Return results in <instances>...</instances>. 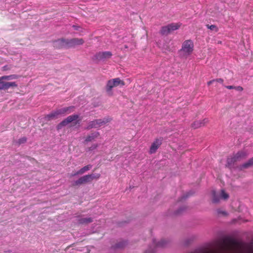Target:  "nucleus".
<instances>
[{
  "label": "nucleus",
  "instance_id": "nucleus-37",
  "mask_svg": "<svg viewBox=\"0 0 253 253\" xmlns=\"http://www.w3.org/2000/svg\"><path fill=\"white\" fill-rule=\"evenodd\" d=\"M181 146H179V149H181Z\"/></svg>",
  "mask_w": 253,
  "mask_h": 253
},
{
  "label": "nucleus",
  "instance_id": "nucleus-10",
  "mask_svg": "<svg viewBox=\"0 0 253 253\" xmlns=\"http://www.w3.org/2000/svg\"><path fill=\"white\" fill-rule=\"evenodd\" d=\"M54 47L56 48L60 49L68 47V39H60L53 42Z\"/></svg>",
  "mask_w": 253,
  "mask_h": 253
},
{
  "label": "nucleus",
  "instance_id": "nucleus-32",
  "mask_svg": "<svg viewBox=\"0 0 253 253\" xmlns=\"http://www.w3.org/2000/svg\"><path fill=\"white\" fill-rule=\"evenodd\" d=\"M215 81V80H212L210 81L209 82H208V85H210V84H211L212 83H213Z\"/></svg>",
  "mask_w": 253,
  "mask_h": 253
},
{
  "label": "nucleus",
  "instance_id": "nucleus-9",
  "mask_svg": "<svg viewBox=\"0 0 253 253\" xmlns=\"http://www.w3.org/2000/svg\"><path fill=\"white\" fill-rule=\"evenodd\" d=\"M5 79L0 77V90H7L10 87H16L17 84L15 82H6L4 81Z\"/></svg>",
  "mask_w": 253,
  "mask_h": 253
},
{
  "label": "nucleus",
  "instance_id": "nucleus-33",
  "mask_svg": "<svg viewBox=\"0 0 253 253\" xmlns=\"http://www.w3.org/2000/svg\"><path fill=\"white\" fill-rule=\"evenodd\" d=\"M73 27L74 28L75 30H78L80 28V27L78 26H77V25H73Z\"/></svg>",
  "mask_w": 253,
  "mask_h": 253
},
{
  "label": "nucleus",
  "instance_id": "nucleus-8",
  "mask_svg": "<svg viewBox=\"0 0 253 253\" xmlns=\"http://www.w3.org/2000/svg\"><path fill=\"white\" fill-rule=\"evenodd\" d=\"M163 139L162 137H159L156 138L154 141L152 143L150 149L149 153L154 154L155 153L157 149L162 145Z\"/></svg>",
  "mask_w": 253,
  "mask_h": 253
},
{
  "label": "nucleus",
  "instance_id": "nucleus-24",
  "mask_svg": "<svg viewBox=\"0 0 253 253\" xmlns=\"http://www.w3.org/2000/svg\"><path fill=\"white\" fill-rule=\"evenodd\" d=\"M125 245V242H120L116 245V247L118 248H123Z\"/></svg>",
  "mask_w": 253,
  "mask_h": 253
},
{
  "label": "nucleus",
  "instance_id": "nucleus-11",
  "mask_svg": "<svg viewBox=\"0 0 253 253\" xmlns=\"http://www.w3.org/2000/svg\"><path fill=\"white\" fill-rule=\"evenodd\" d=\"M112 55L110 51L99 52L95 55V58L97 60H101L105 59L110 58Z\"/></svg>",
  "mask_w": 253,
  "mask_h": 253
},
{
  "label": "nucleus",
  "instance_id": "nucleus-30",
  "mask_svg": "<svg viewBox=\"0 0 253 253\" xmlns=\"http://www.w3.org/2000/svg\"><path fill=\"white\" fill-rule=\"evenodd\" d=\"M217 212L219 214L222 213L223 215H226V213L225 211H221L220 210H218Z\"/></svg>",
  "mask_w": 253,
  "mask_h": 253
},
{
  "label": "nucleus",
  "instance_id": "nucleus-35",
  "mask_svg": "<svg viewBox=\"0 0 253 253\" xmlns=\"http://www.w3.org/2000/svg\"><path fill=\"white\" fill-rule=\"evenodd\" d=\"M181 211H175L174 214L175 215L176 214L180 213L181 212Z\"/></svg>",
  "mask_w": 253,
  "mask_h": 253
},
{
  "label": "nucleus",
  "instance_id": "nucleus-7",
  "mask_svg": "<svg viewBox=\"0 0 253 253\" xmlns=\"http://www.w3.org/2000/svg\"><path fill=\"white\" fill-rule=\"evenodd\" d=\"M79 118V116L77 114H74L68 116L66 119L62 121L57 126V129H60L63 126H66L68 124L77 120Z\"/></svg>",
  "mask_w": 253,
  "mask_h": 253
},
{
  "label": "nucleus",
  "instance_id": "nucleus-17",
  "mask_svg": "<svg viewBox=\"0 0 253 253\" xmlns=\"http://www.w3.org/2000/svg\"><path fill=\"white\" fill-rule=\"evenodd\" d=\"M169 243V241L165 239H162L158 242H156V240L153 241V244L156 247L163 248L166 247Z\"/></svg>",
  "mask_w": 253,
  "mask_h": 253
},
{
  "label": "nucleus",
  "instance_id": "nucleus-36",
  "mask_svg": "<svg viewBox=\"0 0 253 253\" xmlns=\"http://www.w3.org/2000/svg\"><path fill=\"white\" fill-rule=\"evenodd\" d=\"M249 253H253V250L250 249L249 251Z\"/></svg>",
  "mask_w": 253,
  "mask_h": 253
},
{
  "label": "nucleus",
  "instance_id": "nucleus-29",
  "mask_svg": "<svg viewBox=\"0 0 253 253\" xmlns=\"http://www.w3.org/2000/svg\"><path fill=\"white\" fill-rule=\"evenodd\" d=\"M225 87L227 89H235V86H233V85H226V86H225Z\"/></svg>",
  "mask_w": 253,
  "mask_h": 253
},
{
  "label": "nucleus",
  "instance_id": "nucleus-28",
  "mask_svg": "<svg viewBox=\"0 0 253 253\" xmlns=\"http://www.w3.org/2000/svg\"><path fill=\"white\" fill-rule=\"evenodd\" d=\"M235 89L236 90L239 91H241L243 89V87L242 86H235Z\"/></svg>",
  "mask_w": 253,
  "mask_h": 253
},
{
  "label": "nucleus",
  "instance_id": "nucleus-12",
  "mask_svg": "<svg viewBox=\"0 0 253 253\" xmlns=\"http://www.w3.org/2000/svg\"><path fill=\"white\" fill-rule=\"evenodd\" d=\"M174 31V24H170L164 26L160 30V33L164 36H167Z\"/></svg>",
  "mask_w": 253,
  "mask_h": 253
},
{
  "label": "nucleus",
  "instance_id": "nucleus-3",
  "mask_svg": "<svg viewBox=\"0 0 253 253\" xmlns=\"http://www.w3.org/2000/svg\"><path fill=\"white\" fill-rule=\"evenodd\" d=\"M74 107L71 106L68 107H65L60 109H59L54 112H52L47 115L46 117L48 120L52 119L56 117L59 115L64 114L66 113H70L73 111Z\"/></svg>",
  "mask_w": 253,
  "mask_h": 253
},
{
  "label": "nucleus",
  "instance_id": "nucleus-2",
  "mask_svg": "<svg viewBox=\"0 0 253 253\" xmlns=\"http://www.w3.org/2000/svg\"><path fill=\"white\" fill-rule=\"evenodd\" d=\"M193 42L191 40H188L183 42L180 52L184 55H189L193 52Z\"/></svg>",
  "mask_w": 253,
  "mask_h": 253
},
{
  "label": "nucleus",
  "instance_id": "nucleus-14",
  "mask_svg": "<svg viewBox=\"0 0 253 253\" xmlns=\"http://www.w3.org/2000/svg\"><path fill=\"white\" fill-rule=\"evenodd\" d=\"M92 168V165H88L81 169L77 171L74 174H72V176H75L77 175H81L90 170Z\"/></svg>",
  "mask_w": 253,
  "mask_h": 253
},
{
  "label": "nucleus",
  "instance_id": "nucleus-6",
  "mask_svg": "<svg viewBox=\"0 0 253 253\" xmlns=\"http://www.w3.org/2000/svg\"><path fill=\"white\" fill-rule=\"evenodd\" d=\"M212 202L213 203H218L220 199L226 200L229 197L227 193L225 192L223 190H221L220 193L217 194L215 191H212Z\"/></svg>",
  "mask_w": 253,
  "mask_h": 253
},
{
  "label": "nucleus",
  "instance_id": "nucleus-19",
  "mask_svg": "<svg viewBox=\"0 0 253 253\" xmlns=\"http://www.w3.org/2000/svg\"><path fill=\"white\" fill-rule=\"evenodd\" d=\"M92 222V219L91 217H84L79 219L78 222L82 224H87Z\"/></svg>",
  "mask_w": 253,
  "mask_h": 253
},
{
  "label": "nucleus",
  "instance_id": "nucleus-31",
  "mask_svg": "<svg viewBox=\"0 0 253 253\" xmlns=\"http://www.w3.org/2000/svg\"><path fill=\"white\" fill-rule=\"evenodd\" d=\"M215 81L217 82H219V83H222L223 81L222 79H217L216 80H215Z\"/></svg>",
  "mask_w": 253,
  "mask_h": 253
},
{
  "label": "nucleus",
  "instance_id": "nucleus-20",
  "mask_svg": "<svg viewBox=\"0 0 253 253\" xmlns=\"http://www.w3.org/2000/svg\"><path fill=\"white\" fill-rule=\"evenodd\" d=\"M19 76L17 75H11L9 76H2V78L5 79V80H11L14 79H17L19 78Z\"/></svg>",
  "mask_w": 253,
  "mask_h": 253
},
{
  "label": "nucleus",
  "instance_id": "nucleus-22",
  "mask_svg": "<svg viewBox=\"0 0 253 253\" xmlns=\"http://www.w3.org/2000/svg\"><path fill=\"white\" fill-rule=\"evenodd\" d=\"M253 165V159H250L249 162L242 166V168H246Z\"/></svg>",
  "mask_w": 253,
  "mask_h": 253
},
{
  "label": "nucleus",
  "instance_id": "nucleus-23",
  "mask_svg": "<svg viewBox=\"0 0 253 253\" xmlns=\"http://www.w3.org/2000/svg\"><path fill=\"white\" fill-rule=\"evenodd\" d=\"M98 147L97 144H93L91 145V147H89L88 148V151H92L94 149H95Z\"/></svg>",
  "mask_w": 253,
  "mask_h": 253
},
{
  "label": "nucleus",
  "instance_id": "nucleus-13",
  "mask_svg": "<svg viewBox=\"0 0 253 253\" xmlns=\"http://www.w3.org/2000/svg\"><path fill=\"white\" fill-rule=\"evenodd\" d=\"M84 43V41L83 39L73 38L68 40V47H74L76 45H82Z\"/></svg>",
  "mask_w": 253,
  "mask_h": 253
},
{
  "label": "nucleus",
  "instance_id": "nucleus-18",
  "mask_svg": "<svg viewBox=\"0 0 253 253\" xmlns=\"http://www.w3.org/2000/svg\"><path fill=\"white\" fill-rule=\"evenodd\" d=\"M248 154V152L245 149L241 150L237 153V154L232 158H244Z\"/></svg>",
  "mask_w": 253,
  "mask_h": 253
},
{
  "label": "nucleus",
  "instance_id": "nucleus-5",
  "mask_svg": "<svg viewBox=\"0 0 253 253\" xmlns=\"http://www.w3.org/2000/svg\"><path fill=\"white\" fill-rule=\"evenodd\" d=\"M111 121L110 118H104L103 120L97 119L91 121L89 123L87 129H89L92 128H96L103 126Z\"/></svg>",
  "mask_w": 253,
  "mask_h": 253
},
{
  "label": "nucleus",
  "instance_id": "nucleus-25",
  "mask_svg": "<svg viewBox=\"0 0 253 253\" xmlns=\"http://www.w3.org/2000/svg\"><path fill=\"white\" fill-rule=\"evenodd\" d=\"M208 27L209 29H210V30H213L215 29L216 31H217V29L216 26H215L214 25H211L210 26L208 25Z\"/></svg>",
  "mask_w": 253,
  "mask_h": 253
},
{
  "label": "nucleus",
  "instance_id": "nucleus-27",
  "mask_svg": "<svg viewBox=\"0 0 253 253\" xmlns=\"http://www.w3.org/2000/svg\"><path fill=\"white\" fill-rule=\"evenodd\" d=\"M2 69L3 71H7L10 69V67L8 65H5L2 67Z\"/></svg>",
  "mask_w": 253,
  "mask_h": 253
},
{
  "label": "nucleus",
  "instance_id": "nucleus-26",
  "mask_svg": "<svg viewBox=\"0 0 253 253\" xmlns=\"http://www.w3.org/2000/svg\"><path fill=\"white\" fill-rule=\"evenodd\" d=\"M239 245L235 243V242H232L231 243V245H230L228 247H226L227 248H232L234 247V246H238Z\"/></svg>",
  "mask_w": 253,
  "mask_h": 253
},
{
  "label": "nucleus",
  "instance_id": "nucleus-15",
  "mask_svg": "<svg viewBox=\"0 0 253 253\" xmlns=\"http://www.w3.org/2000/svg\"><path fill=\"white\" fill-rule=\"evenodd\" d=\"M208 122V120L207 119H205L203 121H195L193 123H192V127L194 129L198 128L202 126H204V125Z\"/></svg>",
  "mask_w": 253,
  "mask_h": 253
},
{
  "label": "nucleus",
  "instance_id": "nucleus-16",
  "mask_svg": "<svg viewBox=\"0 0 253 253\" xmlns=\"http://www.w3.org/2000/svg\"><path fill=\"white\" fill-rule=\"evenodd\" d=\"M99 135L100 134L98 132H93L86 137L85 139V142H88L94 140L96 138L98 137Z\"/></svg>",
  "mask_w": 253,
  "mask_h": 253
},
{
  "label": "nucleus",
  "instance_id": "nucleus-1",
  "mask_svg": "<svg viewBox=\"0 0 253 253\" xmlns=\"http://www.w3.org/2000/svg\"><path fill=\"white\" fill-rule=\"evenodd\" d=\"M100 177L99 173L90 174L81 177L78 180L75 181L73 186H79L91 182L93 179H98Z\"/></svg>",
  "mask_w": 253,
  "mask_h": 253
},
{
  "label": "nucleus",
  "instance_id": "nucleus-34",
  "mask_svg": "<svg viewBox=\"0 0 253 253\" xmlns=\"http://www.w3.org/2000/svg\"><path fill=\"white\" fill-rule=\"evenodd\" d=\"M179 28V24L177 23H176V24L175 23V30L178 29Z\"/></svg>",
  "mask_w": 253,
  "mask_h": 253
},
{
  "label": "nucleus",
  "instance_id": "nucleus-38",
  "mask_svg": "<svg viewBox=\"0 0 253 253\" xmlns=\"http://www.w3.org/2000/svg\"><path fill=\"white\" fill-rule=\"evenodd\" d=\"M252 158H253V157Z\"/></svg>",
  "mask_w": 253,
  "mask_h": 253
},
{
  "label": "nucleus",
  "instance_id": "nucleus-4",
  "mask_svg": "<svg viewBox=\"0 0 253 253\" xmlns=\"http://www.w3.org/2000/svg\"><path fill=\"white\" fill-rule=\"evenodd\" d=\"M121 85L123 86L125 85V82L121 80L120 78H115L109 80L107 82L106 89L107 91H110L114 87L118 86Z\"/></svg>",
  "mask_w": 253,
  "mask_h": 253
},
{
  "label": "nucleus",
  "instance_id": "nucleus-21",
  "mask_svg": "<svg viewBox=\"0 0 253 253\" xmlns=\"http://www.w3.org/2000/svg\"><path fill=\"white\" fill-rule=\"evenodd\" d=\"M27 141V138L26 137H23L18 140L17 143L19 145L21 144L25 143Z\"/></svg>",
  "mask_w": 253,
  "mask_h": 253
}]
</instances>
